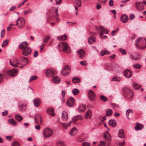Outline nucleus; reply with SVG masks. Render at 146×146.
Here are the masks:
<instances>
[{"instance_id":"57","label":"nucleus","mask_w":146,"mask_h":146,"mask_svg":"<svg viewBox=\"0 0 146 146\" xmlns=\"http://www.w3.org/2000/svg\"><path fill=\"white\" fill-rule=\"evenodd\" d=\"M106 144V143L105 142L102 141L100 142L98 146H105Z\"/></svg>"},{"instance_id":"44","label":"nucleus","mask_w":146,"mask_h":146,"mask_svg":"<svg viewBox=\"0 0 146 146\" xmlns=\"http://www.w3.org/2000/svg\"><path fill=\"white\" fill-rule=\"evenodd\" d=\"M56 145L57 146H63L64 143L61 141L58 140L56 142Z\"/></svg>"},{"instance_id":"7","label":"nucleus","mask_w":146,"mask_h":146,"mask_svg":"<svg viewBox=\"0 0 146 146\" xmlns=\"http://www.w3.org/2000/svg\"><path fill=\"white\" fill-rule=\"evenodd\" d=\"M56 74L57 72L56 70L52 69H48L45 72L46 75L48 77H51Z\"/></svg>"},{"instance_id":"39","label":"nucleus","mask_w":146,"mask_h":146,"mask_svg":"<svg viewBox=\"0 0 146 146\" xmlns=\"http://www.w3.org/2000/svg\"><path fill=\"white\" fill-rule=\"evenodd\" d=\"M8 122L10 124L13 125H16L17 123L16 121L13 119H9L8 120Z\"/></svg>"},{"instance_id":"54","label":"nucleus","mask_w":146,"mask_h":146,"mask_svg":"<svg viewBox=\"0 0 146 146\" xmlns=\"http://www.w3.org/2000/svg\"><path fill=\"white\" fill-rule=\"evenodd\" d=\"M80 64L84 66H86L87 65V63L86 61L84 60L81 61L80 62Z\"/></svg>"},{"instance_id":"8","label":"nucleus","mask_w":146,"mask_h":146,"mask_svg":"<svg viewBox=\"0 0 146 146\" xmlns=\"http://www.w3.org/2000/svg\"><path fill=\"white\" fill-rule=\"evenodd\" d=\"M88 97L89 100L91 101H94L96 99V95L92 90H90L88 92Z\"/></svg>"},{"instance_id":"11","label":"nucleus","mask_w":146,"mask_h":146,"mask_svg":"<svg viewBox=\"0 0 146 146\" xmlns=\"http://www.w3.org/2000/svg\"><path fill=\"white\" fill-rule=\"evenodd\" d=\"M21 64H23L24 65L27 64L29 62V60L26 57L23 56H20L19 58Z\"/></svg>"},{"instance_id":"63","label":"nucleus","mask_w":146,"mask_h":146,"mask_svg":"<svg viewBox=\"0 0 146 146\" xmlns=\"http://www.w3.org/2000/svg\"><path fill=\"white\" fill-rule=\"evenodd\" d=\"M8 113V111L7 110H5L4 112H3L2 113V114L3 116L7 115Z\"/></svg>"},{"instance_id":"58","label":"nucleus","mask_w":146,"mask_h":146,"mask_svg":"<svg viewBox=\"0 0 146 146\" xmlns=\"http://www.w3.org/2000/svg\"><path fill=\"white\" fill-rule=\"evenodd\" d=\"M28 0H24L23 2L21 3L18 6V7L19 8L20 7L23 5Z\"/></svg>"},{"instance_id":"30","label":"nucleus","mask_w":146,"mask_h":146,"mask_svg":"<svg viewBox=\"0 0 146 146\" xmlns=\"http://www.w3.org/2000/svg\"><path fill=\"white\" fill-rule=\"evenodd\" d=\"M52 80L54 83L56 84L59 83L60 80L59 77L56 76L53 78Z\"/></svg>"},{"instance_id":"22","label":"nucleus","mask_w":146,"mask_h":146,"mask_svg":"<svg viewBox=\"0 0 146 146\" xmlns=\"http://www.w3.org/2000/svg\"><path fill=\"white\" fill-rule=\"evenodd\" d=\"M54 109L52 108H49L47 109V112L51 116H54L55 115L54 113Z\"/></svg>"},{"instance_id":"2","label":"nucleus","mask_w":146,"mask_h":146,"mask_svg":"<svg viewBox=\"0 0 146 146\" xmlns=\"http://www.w3.org/2000/svg\"><path fill=\"white\" fill-rule=\"evenodd\" d=\"M123 90V93L125 97L128 99L132 98L133 93L132 90L126 87L124 88Z\"/></svg>"},{"instance_id":"55","label":"nucleus","mask_w":146,"mask_h":146,"mask_svg":"<svg viewBox=\"0 0 146 146\" xmlns=\"http://www.w3.org/2000/svg\"><path fill=\"white\" fill-rule=\"evenodd\" d=\"M50 37H44L43 41L44 43H45L47 42L49 40Z\"/></svg>"},{"instance_id":"46","label":"nucleus","mask_w":146,"mask_h":146,"mask_svg":"<svg viewBox=\"0 0 146 146\" xmlns=\"http://www.w3.org/2000/svg\"><path fill=\"white\" fill-rule=\"evenodd\" d=\"M9 41L8 40H5L3 42V43L2 46V47H5L8 44Z\"/></svg>"},{"instance_id":"43","label":"nucleus","mask_w":146,"mask_h":146,"mask_svg":"<svg viewBox=\"0 0 146 146\" xmlns=\"http://www.w3.org/2000/svg\"><path fill=\"white\" fill-rule=\"evenodd\" d=\"M72 92L74 95H76L79 94V90L77 89L74 88L72 90Z\"/></svg>"},{"instance_id":"17","label":"nucleus","mask_w":146,"mask_h":146,"mask_svg":"<svg viewBox=\"0 0 146 146\" xmlns=\"http://www.w3.org/2000/svg\"><path fill=\"white\" fill-rule=\"evenodd\" d=\"M28 43L26 42H23L21 43L19 45V48L21 49H23V50L24 49L26 48V47H28Z\"/></svg>"},{"instance_id":"36","label":"nucleus","mask_w":146,"mask_h":146,"mask_svg":"<svg viewBox=\"0 0 146 146\" xmlns=\"http://www.w3.org/2000/svg\"><path fill=\"white\" fill-rule=\"evenodd\" d=\"M15 119L17 121L19 122H21L23 120L22 117L17 114L15 115Z\"/></svg>"},{"instance_id":"32","label":"nucleus","mask_w":146,"mask_h":146,"mask_svg":"<svg viewBox=\"0 0 146 146\" xmlns=\"http://www.w3.org/2000/svg\"><path fill=\"white\" fill-rule=\"evenodd\" d=\"M96 39L95 37H89L88 38V43L91 44L96 41Z\"/></svg>"},{"instance_id":"3","label":"nucleus","mask_w":146,"mask_h":146,"mask_svg":"<svg viewBox=\"0 0 146 146\" xmlns=\"http://www.w3.org/2000/svg\"><path fill=\"white\" fill-rule=\"evenodd\" d=\"M96 31L99 32L100 36H106L104 35V34H108L109 32L108 30L102 26H100L99 27H96Z\"/></svg>"},{"instance_id":"28","label":"nucleus","mask_w":146,"mask_h":146,"mask_svg":"<svg viewBox=\"0 0 146 146\" xmlns=\"http://www.w3.org/2000/svg\"><path fill=\"white\" fill-rule=\"evenodd\" d=\"M136 126L135 127V129L137 130L142 129L143 127V125L137 123H136Z\"/></svg>"},{"instance_id":"60","label":"nucleus","mask_w":146,"mask_h":146,"mask_svg":"<svg viewBox=\"0 0 146 146\" xmlns=\"http://www.w3.org/2000/svg\"><path fill=\"white\" fill-rule=\"evenodd\" d=\"M82 146H90V144L88 142H84L82 144Z\"/></svg>"},{"instance_id":"5","label":"nucleus","mask_w":146,"mask_h":146,"mask_svg":"<svg viewBox=\"0 0 146 146\" xmlns=\"http://www.w3.org/2000/svg\"><path fill=\"white\" fill-rule=\"evenodd\" d=\"M53 133L52 130L49 128H45L43 131V135L44 137L47 138L50 137Z\"/></svg>"},{"instance_id":"53","label":"nucleus","mask_w":146,"mask_h":146,"mask_svg":"<svg viewBox=\"0 0 146 146\" xmlns=\"http://www.w3.org/2000/svg\"><path fill=\"white\" fill-rule=\"evenodd\" d=\"M119 30V28H117V29L115 30H114L111 32V35L112 36H114L115 34H116Z\"/></svg>"},{"instance_id":"48","label":"nucleus","mask_w":146,"mask_h":146,"mask_svg":"<svg viewBox=\"0 0 146 146\" xmlns=\"http://www.w3.org/2000/svg\"><path fill=\"white\" fill-rule=\"evenodd\" d=\"M37 77L35 75L34 76H31L29 80V82H31L32 81L36 80L37 79Z\"/></svg>"},{"instance_id":"50","label":"nucleus","mask_w":146,"mask_h":146,"mask_svg":"<svg viewBox=\"0 0 146 146\" xmlns=\"http://www.w3.org/2000/svg\"><path fill=\"white\" fill-rule=\"evenodd\" d=\"M67 37H57V39L60 41L65 40L67 39Z\"/></svg>"},{"instance_id":"37","label":"nucleus","mask_w":146,"mask_h":146,"mask_svg":"<svg viewBox=\"0 0 146 146\" xmlns=\"http://www.w3.org/2000/svg\"><path fill=\"white\" fill-rule=\"evenodd\" d=\"M104 138L107 141H110L111 140V136L110 134L107 133L104 135Z\"/></svg>"},{"instance_id":"51","label":"nucleus","mask_w":146,"mask_h":146,"mask_svg":"<svg viewBox=\"0 0 146 146\" xmlns=\"http://www.w3.org/2000/svg\"><path fill=\"white\" fill-rule=\"evenodd\" d=\"M77 6L80 7L81 5V1L80 0H76Z\"/></svg>"},{"instance_id":"59","label":"nucleus","mask_w":146,"mask_h":146,"mask_svg":"<svg viewBox=\"0 0 146 146\" xmlns=\"http://www.w3.org/2000/svg\"><path fill=\"white\" fill-rule=\"evenodd\" d=\"M106 53V51L105 50H103L101 51L100 53V55L102 56L104 55Z\"/></svg>"},{"instance_id":"33","label":"nucleus","mask_w":146,"mask_h":146,"mask_svg":"<svg viewBox=\"0 0 146 146\" xmlns=\"http://www.w3.org/2000/svg\"><path fill=\"white\" fill-rule=\"evenodd\" d=\"M132 86L133 88L135 90H137L139 89L141 87V86L138 85L136 82H134L132 84Z\"/></svg>"},{"instance_id":"47","label":"nucleus","mask_w":146,"mask_h":146,"mask_svg":"<svg viewBox=\"0 0 146 146\" xmlns=\"http://www.w3.org/2000/svg\"><path fill=\"white\" fill-rule=\"evenodd\" d=\"M101 100L104 102H106L108 100L107 98L103 95H101L100 96Z\"/></svg>"},{"instance_id":"15","label":"nucleus","mask_w":146,"mask_h":146,"mask_svg":"<svg viewBox=\"0 0 146 146\" xmlns=\"http://www.w3.org/2000/svg\"><path fill=\"white\" fill-rule=\"evenodd\" d=\"M136 8L139 11H142L144 9V7L142 2H137L135 4Z\"/></svg>"},{"instance_id":"56","label":"nucleus","mask_w":146,"mask_h":146,"mask_svg":"<svg viewBox=\"0 0 146 146\" xmlns=\"http://www.w3.org/2000/svg\"><path fill=\"white\" fill-rule=\"evenodd\" d=\"M119 51L120 52L122 53L123 55L125 54H126V50H125L120 48L119 49Z\"/></svg>"},{"instance_id":"29","label":"nucleus","mask_w":146,"mask_h":146,"mask_svg":"<svg viewBox=\"0 0 146 146\" xmlns=\"http://www.w3.org/2000/svg\"><path fill=\"white\" fill-rule=\"evenodd\" d=\"M77 132V131L76 127L73 128L70 132V134L71 135H74Z\"/></svg>"},{"instance_id":"45","label":"nucleus","mask_w":146,"mask_h":146,"mask_svg":"<svg viewBox=\"0 0 146 146\" xmlns=\"http://www.w3.org/2000/svg\"><path fill=\"white\" fill-rule=\"evenodd\" d=\"M121 80V78L120 77H114L112 78L111 81H119Z\"/></svg>"},{"instance_id":"64","label":"nucleus","mask_w":146,"mask_h":146,"mask_svg":"<svg viewBox=\"0 0 146 146\" xmlns=\"http://www.w3.org/2000/svg\"><path fill=\"white\" fill-rule=\"evenodd\" d=\"M135 17V15L133 14H132L130 15L129 17V19L130 20H132Z\"/></svg>"},{"instance_id":"1","label":"nucleus","mask_w":146,"mask_h":146,"mask_svg":"<svg viewBox=\"0 0 146 146\" xmlns=\"http://www.w3.org/2000/svg\"><path fill=\"white\" fill-rule=\"evenodd\" d=\"M135 45L138 48H139L143 45H145L144 46L141 47L142 49L146 48V39L143 37H140L138 38L135 42Z\"/></svg>"},{"instance_id":"38","label":"nucleus","mask_w":146,"mask_h":146,"mask_svg":"<svg viewBox=\"0 0 146 146\" xmlns=\"http://www.w3.org/2000/svg\"><path fill=\"white\" fill-rule=\"evenodd\" d=\"M106 116H110L113 113L112 110L110 109H108L106 110Z\"/></svg>"},{"instance_id":"40","label":"nucleus","mask_w":146,"mask_h":146,"mask_svg":"<svg viewBox=\"0 0 146 146\" xmlns=\"http://www.w3.org/2000/svg\"><path fill=\"white\" fill-rule=\"evenodd\" d=\"M133 113V111L131 109H129L127 110L126 111V115L128 119L129 118V114H130L132 115Z\"/></svg>"},{"instance_id":"18","label":"nucleus","mask_w":146,"mask_h":146,"mask_svg":"<svg viewBox=\"0 0 146 146\" xmlns=\"http://www.w3.org/2000/svg\"><path fill=\"white\" fill-rule=\"evenodd\" d=\"M124 75L126 77L129 78L132 75V73L130 70L127 69L124 71Z\"/></svg>"},{"instance_id":"10","label":"nucleus","mask_w":146,"mask_h":146,"mask_svg":"<svg viewBox=\"0 0 146 146\" xmlns=\"http://www.w3.org/2000/svg\"><path fill=\"white\" fill-rule=\"evenodd\" d=\"M35 122L36 124L40 125L42 123L41 117L40 115L38 114L34 117Z\"/></svg>"},{"instance_id":"41","label":"nucleus","mask_w":146,"mask_h":146,"mask_svg":"<svg viewBox=\"0 0 146 146\" xmlns=\"http://www.w3.org/2000/svg\"><path fill=\"white\" fill-rule=\"evenodd\" d=\"M85 109V106L83 105H81L78 107V110L79 111L83 112L84 111Z\"/></svg>"},{"instance_id":"26","label":"nucleus","mask_w":146,"mask_h":146,"mask_svg":"<svg viewBox=\"0 0 146 146\" xmlns=\"http://www.w3.org/2000/svg\"><path fill=\"white\" fill-rule=\"evenodd\" d=\"M118 136L119 137L123 138L125 137V135L124 134L123 131L122 129H120L118 132Z\"/></svg>"},{"instance_id":"23","label":"nucleus","mask_w":146,"mask_h":146,"mask_svg":"<svg viewBox=\"0 0 146 146\" xmlns=\"http://www.w3.org/2000/svg\"><path fill=\"white\" fill-rule=\"evenodd\" d=\"M33 102L34 106L37 107L39 106L41 103L40 100L38 98L34 100Z\"/></svg>"},{"instance_id":"12","label":"nucleus","mask_w":146,"mask_h":146,"mask_svg":"<svg viewBox=\"0 0 146 146\" xmlns=\"http://www.w3.org/2000/svg\"><path fill=\"white\" fill-rule=\"evenodd\" d=\"M18 70L17 69H13L12 70H9L7 72V74L11 76H15L18 73Z\"/></svg>"},{"instance_id":"6","label":"nucleus","mask_w":146,"mask_h":146,"mask_svg":"<svg viewBox=\"0 0 146 146\" xmlns=\"http://www.w3.org/2000/svg\"><path fill=\"white\" fill-rule=\"evenodd\" d=\"M25 24V22L24 19L22 17H20L18 19L17 21L16 24L14 25H19V27L20 28H22L24 26Z\"/></svg>"},{"instance_id":"31","label":"nucleus","mask_w":146,"mask_h":146,"mask_svg":"<svg viewBox=\"0 0 146 146\" xmlns=\"http://www.w3.org/2000/svg\"><path fill=\"white\" fill-rule=\"evenodd\" d=\"M62 117L64 120H66L68 118V115L67 113L65 111H63L62 114Z\"/></svg>"},{"instance_id":"24","label":"nucleus","mask_w":146,"mask_h":146,"mask_svg":"<svg viewBox=\"0 0 146 146\" xmlns=\"http://www.w3.org/2000/svg\"><path fill=\"white\" fill-rule=\"evenodd\" d=\"M109 124L112 126L115 127L117 124V122L116 120L115 119H110L108 121Z\"/></svg>"},{"instance_id":"62","label":"nucleus","mask_w":146,"mask_h":146,"mask_svg":"<svg viewBox=\"0 0 146 146\" xmlns=\"http://www.w3.org/2000/svg\"><path fill=\"white\" fill-rule=\"evenodd\" d=\"M52 20V15L49 16L46 19V21H48Z\"/></svg>"},{"instance_id":"42","label":"nucleus","mask_w":146,"mask_h":146,"mask_svg":"<svg viewBox=\"0 0 146 146\" xmlns=\"http://www.w3.org/2000/svg\"><path fill=\"white\" fill-rule=\"evenodd\" d=\"M19 108L20 111H24L26 109V106L23 104L19 106Z\"/></svg>"},{"instance_id":"20","label":"nucleus","mask_w":146,"mask_h":146,"mask_svg":"<svg viewBox=\"0 0 146 146\" xmlns=\"http://www.w3.org/2000/svg\"><path fill=\"white\" fill-rule=\"evenodd\" d=\"M121 21L123 23H126L129 20L128 17L125 15H123L120 18Z\"/></svg>"},{"instance_id":"9","label":"nucleus","mask_w":146,"mask_h":146,"mask_svg":"<svg viewBox=\"0 0 146 146\" xmlns=\"http://www.w3.org/2000/svg\"><path fill=\"white\" fill-rule=\"evenodd\" d=\"M70 67L69 66H65L61 72L62 74L64 76L66 75L70 72Z\"/></svg>"},{"instance_id":"49","label":"nucleus","mask_w":146,"mask_h":146,"mask_svg":"<svg viewBox=\"0 0 146 146\" xmlns=\"http://www.w3.org/2000/svg\"><path fill=\"white\" fill-rule=\"evenodd\" d=\"M133 67L136 69H139L141 68V66L139 64L137 63L134 64Z\"/></svg>"},{"instance_id":"13","label":"nucleus","mask_w":146,"mask_h":146,"mask_svg":"<svg viewBox=\"0 0 146 146\" xmlns=\"http://www.w3.org/2000/svg\"><path fill=\"white\" fill-rule=\"evenodd\" d=\"M31 52V48L29 47H26V48L23 50L22 54L23 55L25 56H27L29 55Z\"/></svg>"},{"instance_id":"34","label":"nucleus","mask_w":146,"mask_h":146,"mask_svg":"<svg viewBox=\"0 0 146 146\" xmlns=\"http://www.w3.org/2000/svg\"><path fill=\"white\" fill-rule=\"evenodd\" d=\"M72 82L74 83H77L80 82V79L77 77H74L72 79Z\"/></svg>"},{"instance_id":"21","label":"nucleus","mask_w":146,"mask_h":146,"mask_svg":"<svg viewBox=\"0 0 146 146\" xmlns=\"http://www.w3.org/2000/svg\"><path fill=\"white\" fill-rule=\"evenodd\" d=\"M130 57L132 59L136 60L139 59L141 58V56L138 54H137L135 55L131 54L130 55Z\"/></svg>"},{"instance_id":"35","label":"nucleus","mask_w":146,"mask_h":146,"mask_svg":"<svg viewBox=\"0 0 146 146\" xmlns=\"http://www.w3.org/2000/svg\"><path fill=\"white\" fill-rule=\"evenodd\" d=\"M61 125L65 129H67L68 126H70L71 125L70 121H69L67 124L64 123H61Z\"/></svg>"},{"instance_id":"25","label":"nucleus","mask_w":146,"mask_h":146,"mask_svg":"<svg viewBox=\"0 0 146 146\" xmlns=\"http://www.w3.org/2000/svg\"><path fill=\"white\" fill-rule=\"evenodd\" d=\"M92 112L90 110H88L85 114V118L87 119L89 118L90 119L91 118Z\"/></svg>"},{"instance_id":"61","label":"nucleus","mask_w":146,"mask_h":146,"mask_svg":"<svg viewBox=\"0 0 146 146\" xmlns=\"http://www.w3.org/2000/svg\"><path fill=\"white\" fill-rule=\"evenodd\" d=\"M31 12H32L31 10V9H28L27 10L25 11L24 12V14L25 15L27 13H31Z\"/></svg>"},{"instance_id":"19","label":"nucleus","mask_w":146,"mask_h":146,"mask_svg":"<svg viewBox=\"0 0 146 146\" xmlns=\"http://www.w3.org/2000/svg\"><path fill=\"white\" fill-rule=\"evenodd\" d=\"M78 55L81 58H83L85 55V52L83 49H80L77 51Z\"/></svg>"},{"instance_id":"4","label":"nucleus","mask_w":146,"mask_h":146,"mask_svg":"<svg viewBox=\"0 0 146 146\" xmlns=\"http://www.w3.org/2000/svg\"><path fill=\"white\" fill-rule=\"evenodd\" d=\"M69 48L68 45L65 42H60L58 46V48L59 50L63 51L64 52H66Z\"/></svg>"},{"instance_id":"52","label":"nucleus","mask_w":146,"mask_h":146,"mask_svg":"<svg viewBox=\"0 0 146 146\" xmlns=\"http://www.w3.org/2000/svg\"><path fill=\"white\" fill-rule=\"evenodd\" d=\"M12 146H20V145L18 142L15 141L12 143Z\"/></svg>"},{"instance_id":"16","label":"nucleus","mask_w":146,"mask_h":146,"mask_svg":"<svg viewBox=\"0 0 146 146\" xmlns=\"http://www.w3.org/2000/svg\"><path fill=\"white\" fill-rule=\"evenodd\" d=\"M75 104V100L72 97H70L68 99L66 102L67 105L68 106H72Z\"/></svg>"},{"instance_id":"27","label":"nucleus","mask_w":146,"mask_h":146,"mask_svg":"<svg viewBox=\"0 0 146 146\" xmlns=\"http://www.w3.org/2000/svg\"><path fill=\"white\" fill-rule=\"evenodd\" d=\"M82 119V116L81 115H79L73 117L72 119V121L74 123L78 120H80Z\"/></svg>"},{"instance_id":"14","label":"nucleus","mask_w":146,"mask_h":146,"mask_svg":"<svg viewBox=\"0 0 146 146\" xmlns=\"http://www.w3.org/2000/svg\"><path fill=\"white\" fill-rule=\"evenodd\" d=\"M9 63L11 66L16 67L18 66L19 64H21V63H20L18 60L16 58H14L12 60H10Z\"/></svg>"}]
</instances>
